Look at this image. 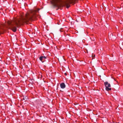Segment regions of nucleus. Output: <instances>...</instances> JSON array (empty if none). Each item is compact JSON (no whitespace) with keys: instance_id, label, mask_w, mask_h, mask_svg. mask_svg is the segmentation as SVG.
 I'll use <instances>...</instances> for the list:
<instances>
[{"instance_id":"1","label":"nucleus","mask_w":123,"mask_h":123,"mask_svg":"<svg viewBox=\"0 0 123 123\" xmlns=\"http://www.w3.org/2000/svg\"><path fill=\"white\" fill-rule=\"evenodd\" d=\"M39 10L37 9L36 10H32L27 12L24 16L21 15L20 18H15L12 20L8 21L5 24L0 25V34L2 33L5 28H10L13 32H15L17 27L33 20L36 17V13Z\"/></svg>"},{"instance_id":"2","label":"nucleus","mask_w":123,"mask_h":123,"mask_svg":"<svg viewBox=\"0 0 123 123\" xmlns=\"http://www.w3.org/2000/svg\"><path fill=\"white\" fill-rule=\"evenodd\" d=\"M77 0H67L64 2L63 3L61 2V7L66 6L67 8H68L70 6V5L69 4L72 3H74L75 1Z\"/></svg>"},{"instance_id":"3","label":"nucleus","mask_w":123,"mask_h":123,"mask_svg":"<svg viewBox=\"0 0 123 123\" xmlns=\"http://www.w3.org/2000/svg\"><path fill=\"white\" fill-rule=\"evenodd\" d=\"M104 85L105 87L106 90L109 91L111 90V87L110 84L108 82H105L104 83Z\"/></svg>"},{"instance_id":"4","label":"nucleus","mask_w":123,"mask_h":123,"mask_svg":"<svg viewBox=\"0 0 123 123\" xmlns=\"http://www.w3.org/2000/svg\"><path fill=\"white\" fill-rule=\"evenodd\" d=\"M61 88L62 89L64 88L66 86L65 85L64 83H61L60 85Z\"/></svg>"},{"instance_id":"5","label":"nucleus","mask_w":123,"mask_h":123,"mask_svg":"<svg viewBox=\"0 0 123 123\" xmlns=\"http://www.w3.org/2000/svg\"><path fill=\"white\" fill-rule=\"evenodd\" d=\"M39 59L42 62V60L43 59L42 56H41L40 57Z\"/></svg>"},{"instance_id":"6","label":"nucleus","mask_w":123,"mask_h":123,"mask_svg":"<svg viewBox=\"0 0 123 123\" xmlns=\"http://www.w3.org/2000/svg\"><path fill=\"white\" fill-rule=\"evenodd\" d=\"M95 56V55L94 54H92V59H93V57H94Z\"/></svg>"},{"instance_id":"7","label":"nucleus","mask_w":123,"mask_h":123,"mask_svg":"<svg viewBox=\"0 0 123 123\" xmlns=\"http://www.w3.org/2000/svg\"><path fill=\"white\" fill-rule=\"evenodd\" d=\"M42 57L43 58V59H46L47 58L45 56H42Z\"/></svg>"},{"instance_id":"8","label":"nucleus","mask_w":123,"mask_h":123,"mask_svg":"<svg viewBox=\"0 0 123 123\" xmlns=\"http://www.w3.org/2000/svg\"><path fill=\"white\" fill-rule=\"evenodd\" d=\"M64 74H65V75H67V73H65Z\"/></svg>"}]
</instances>
